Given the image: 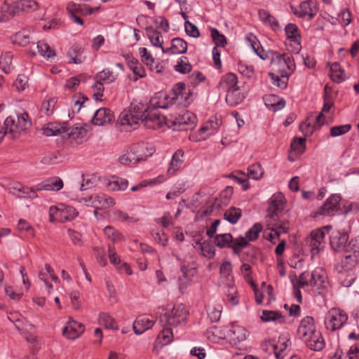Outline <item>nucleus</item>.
Instances as JSON below:
<instances>
[{
	"mask_svg": "<svg viewBox=\"0 0 359 359\" xmlns=\"http://www.w3.org/2000/svg\"><path fill=\"white\" fill-rule=\"evenodd\" d=\"M284 196L280 193L273 194L270 198L267 209L269 227L263 233L264 238L272 245H277L276 247H285V240L280 238V234L286 233L289 229L287 222L279 220V214L284 208Z\"/></svg>",
	"mask_w": 359,
	"mask_h": 359,
	"instance_id": "obj_1",
	"label": "nucleus"
},
{
	"mask_svg": "<svg viewBox=\"0 0 359 359\" xmlns=\"http://www.w3.org/2000/svg\"><path fill=\"white\" fill-rule=\"evenodd\" d=\"M257 55L262 60L269 57V55L265 54L264 50H259L255 45H252ZM271 64L272 70L276 75L282 78H288L295 69L294 58L288 53L280 54L278 52L270 53Z\"/></svg>",
	"mask_w": 359,
	"mask_h": 359,
	"instance_id": "obj_2",
	"label": "nucleus"
},
{
	"mask_svg": "<svg viewBox=\"0 0 359 359\" xmlns=\"http://www.w3.org/2000/svg\"><path fill=\"white\" fill-rule=\"evenodd\" d=\"M188 316L189 311L185 305L176 304L172 309H166L160 318V322L163 326L177 327L186 324Z\"/></svg>",
	"mask_w": 359,
	"mask_h": 359,
	"instance_id": "obj_3",
	"label": "nucleus"
},
{
	"mask_svg": "<svg viewBox=\"0 0 359 359\" xmlns=\"http://www.w3.org/2000/svg\"><path fill=\"white\" fill-rule=\"evenodd\" d=\"M237 83V76L233 73H228L222 77L217 86L219 90L226 93V101L231 106H235L242 101V98L235 97L238 90Z\"/></svg>",
	"mask_w": 359,
	"mask_h": 359,
	"instance_id": "obj_4",
	"label": "nucleus"
},
{
	"mask_svg": "<svg viewBox=\"0 0 359 359\" xmlns=\"http://www.w3.org/2000/svg\"><path fill=\"white\" fill-rule=\"evenodd\" d=\"M153 148H150L144 144H138L133 146L130 150L119 157V161L122 165H129L135 164L142 161H146L147 157L152 155Z\"/></svg>",
	"mask_w": 359,
	"mask_h": 359,
	"instance_id": "obj_5",
	"label": "nucleus"
},
{
	"mask_svg": "<svg viewBox=\"0 0 359 359\" xmlns=\"http://www.w3.org/2000/svg\"><path fill=\"white\" fill-rule=\"evenodd\" d=\"M4 126L11 138L15 139L31 126V121L28 114L23 112L17 116V120L12 116H8L4 121Z\"/></svg>",
	"mask_w": 359,
	"mask_h": 359,
	"instance_id": "obj_6",
	"label": "nucleus"
},
{
	"mask_svg": "<svg viewBox=\"0 0 359 359\" xmlns=\"http://www.w3.org/2000/svg\"><path fill=\"white\" fill-rule=\"evenodd\" d=\"M196 116L191 112L183 109L180 113L170 114V121L175 130H188L195 128Z\"/></svg>",
	"mask_w": 359,
	"mask_h": 359,
	"instance_id": "obj_7",
	"label": "nucleus"
},
{
	"mask_svg": "<svg viewBox=\"0 0 359 359\" xmlns=\"http://www.w3.org/2000/svg\"><path fill=\"white\" fill-rule=\"evenodd\" d=\"M353 248H336L335 251L340 255L341 260L337 263L335 269L344 270V271H353L358 261L359 251L353 250Z\"/></svg>",
	"mask_w": 359,
	"mask_h": 359,
	"instance_id": "obj_8",
	"label": "nucleus"
},
{
	"mask_svg": "<svg viewBox=\"0 0 359 359\" xmlns=\"http://www.w3.org/2000/svg\"><path fill=\"white\" fill-rule=\"evenodd\" d=\"M347 314L339 309L332 308L325 318V325L332 332L341 329L348 320Z\"/></svg>",
	"mask_w": 359,
	"mask_h": 359,
	"instance_id": "obj_9",
	"label": "nucleus"
},
{
	"mask_svg": "<svg viewBox=\"0 0 359 359\" xmlns=\"http://www.w3.org/2000/svg\"><path fill=\"white\" fill-rule=\"evenodd\" d=\"M100 7L92 8L86 4H79L69 2L67 6V11L71 20L75 23L83 25V20L81 16L90 15L99 10Z\"/></svg>",
	"mask_w": 359,
	"mask_h": 359,
	"instance_id": "obj_10",
	"label": "nucleus"
},
{
	"mask_svg": "<svg viewBox=\"0 0 359 359\" xmlns=\"http://www.w3.org/2000/svg\"><path fill=\"white\" fill-rule=\"evenodd\" d=\"M78 215V212L71 206L58 208L51 206L49 209V219L51 222L71 221Z\"/></svg>",
	"mask_w": 359,
	"mask_h": 359,
	"instance_id": "obj_11",
	"label": "nucleus"
},
{
	"mask_svg": "<svg viewBox=\"0 0 359 359\" xmlns=\"http://www.w3.org/2000/svg\"><path fill=\"white\" fill-rule=\"evenodd\" d=\"M341 196L339 194L331 195L314 213V217L318 215L332 216L339 210Z\"/></svg>",
	"mask_w": 359,
	"mask_h": 359,
	"instance_id": "obj_12",
	"label": "nucleus"
},
{
	"mask_svg": "<svg viewBox=\"0 0 359 359\" xmlns=\"http://www.w3.org/2000/svg\"><path fill=\"white\" fill-rule=\"evenodd\" d=\"M137 115H133L130 111L123 110L118 118L120 129L124 131H130L137 128L139 123Z\"/></svg>",
	"mask_w": 359,
	"mask_h": 359,
	"instance_id": "obj_13",
	"label": "nucleus"
},
{
	"mask_svg": "<svg viewBox=\"0 0 359 359\" xmlns=\"http://www.w3.org/2000/svg\"><path fill=\"white\" fill-rule=\"evenodd\" d=\"M262 230V226L259 223L255 224L245 233V236H239L235 238V247H245L249 241H253L258 238L259 233Z\"/></svg>",
	"mask_w": 359,
	"mask_h": 359,
	"instance_id": "obj_14",
	"label": "nucleus"
},
{
	"mask_svg": "<svg viewBox=\"0 0 359 359\" xmlns=\"http://www.w3.org/2000/svg\"><path fill=\"white\" fill-rule=\"evenodd\" d=\"M165 117L156 111H149L144 114L141 123L150 129L160 128L165 123Z\"/></svg>",
	"mask_w": 359,
	"mask_h": 359,
	"instance_id": "obj_15",
	"label": "nucleus"
},
{
	"mask_svg": "<svg viewBox=\"0 0 359 359\" xmlns=\"http://www.w3.org/2000/svg\"><path fill=\"white\" fill-rule=\"evenodd\" d=\"M316 332L314 319L311 316H306L301 322L297 330V334L302 340L313 335Z\"/></svg>",
	"mask_w": 359,
	"mask_h": 359,
	"instance_id": "obj_16",
	"label": "nucleus"
},
{
	"mask_svg": "<svg viewBox=\"0 0 359 359\" xmlns=\"http://www.w3.org/2000/svg\"><path fill=\"white\" fill-rule=\"evenodd\" d=\"M86 201L90 202L93 207L100 210L107 209L115 203L112 198L104 194L90 196L88 200L86 199Z\"/></svg>",
	"mask_w": 359,
	"mask_h": 359,
	"instance_id": "obj_17",
	"label": "nucleus"
},
{
	"mask_svg": "<svg viewBox=\"0 0 359 359\" xmlns=\"http://www.w3.org/2000/svg\"><path fill=\"white\" fill-rule=\"evenodd\" d=\"M84 325L75 320H70L62 330L63 335L68 339H75L84 332Z\"/></svg>",
	"mask_w": 359,
	"mask_h": 359,
	"instance_id": "obj_18",
	"label": "nucleus"
},
{
	"mask_svg": "<svg viewBox=\"0 0 359 359\" xmlns=\"http://www.w3.org/2000/svg\"><path fill=\"white\" fill-rule=\"evenodd\" d=\"M310 285L319 295L324 296L327 289L328 283L325 280L323 276L315 271L311 273Z\"/></svg>",
	"mask_w": 359,
	"mask_h": 359,
	"instance_id": "obj_19",
	"label": "nucleus"
},
{
	"mask_svg": "<svg viewBox=\"0 0 359 359\" xmlns=\"http://www.w3.org/2000/svg\"><path fill=\"white\" fill-rule=\"evenodd\" d=\"M63 182L59 177H52L39 183L36 187L37 191H59L63 187Z\"/></svg>",
	"mask_w": 359,
	"mask_h": 359,
	"instance_id": "obj_20",
	"label": "nucleus"
},
{
	"mask_svg": "<svg viewBox=\"0 0 359 359\" xmlns=\"http://www.w3.org/2000/svg\"><path fill=\"white\" fill-rule=\"evenodd\" d=\"M114 120L113 112L107 108L97 109L93 118L92 122L94 125L103 126L110 123Z\"/></svg>",
	"mask_w": 359,
	"mask_h": 359,
	"instance_id": "obj_21",
	"label": "nucleus"
},
{
	"mask_svg": "<svg viewBox=\"0 0 359 359\" xmlns=\"http://www.w3.org/2000/svg\"><path fill=\"white\" fill-rule=\"evenodd\" d=\"M305 142V137H296L293 140L290 145L291 152L288 156L289 161H294L298 156L304 152L306 149Z\"/></svg>",
	"mask_w": 359,
	"mask_h": 359,
	"instance_id": "obj_22",
	"label": "nucleus"
},
{
	"mask_svg": "<svg viewBox=\"0 0 359 359\" xmlns=\"http://www.w3.org/2000/svg\"><path fill=\"white\" fill-rule=\"evenodd\" d=\"M293 13L299 18H308V20H312L316 15V8L311 7V1H303L300 4L299 9H295Z\"/></svg>",
	"mask_w": 359,
	"mask_h": 359,
	"instance_id": "obj_23",
	"label": "nucleus"
},
{
	"mask_svg": "<svg viewBox=\"0 0 359 359\" xmlns=\"http://www.w3.org/2000/svg\"><path fill=\"white\" fill-rule=\"evenodd\" d=\"M187 50V42L181 38H175L171 41V46L168 48H162L164 53H171L174 55L183 54Z\"/></svg>",
	"mask_w": 359,
	"mask_h": 359,
	"instance_id": "obj_24",
	"label": "nucleus"
},
{
	"mask_svg": "<svg viewBox=\"0 0 359 359\" xmlns=\"http://www.w3.org/2000/svg\"><path fill=\"white\" fill-rule=\"evenodd\" d=\"M83 48L79 44L72 45L67 52L69 57V63L70 64H81L85 60L83 55Z\"/></svg>",
	"mask_w": 359,
	"mask_h": 359,
	"instance_id": "obj_25",
	"label": "nucleus"
},
{
	"mask_svg": "<svg viewBox=\"0 0 359 359\" xmlns=\"http://www.w3.org/2000/svg\"><path fill=\"white\" fill-rule=\"evenodd\" d=\"M154 325V322L147 316H140L133 323V330L136 334H140L145 330L151 328Z\"/></svg>",
	"mask_w": 359,
	"mask_h": 359,
	"instance_id": "obj_26",
	"label": "nucleus"
},
{
	"mask_svg": "<svg viewBox=\"0 0 359 359\" xmlns=\"http://www.w3.org/2000/svg\"><path fill=\"white\" fill-rule=\"evenodd\" d=\"M303 341L306 344L309 348L316 351H321L325 346L324 339L318 332H316L309 338L306 337Z\"/></svg>",
	"mask_w": 359,
	"mask_h": 359,
	"instance_id": "obj_27",
	"label": "nucleus"
},
{
	"mask_svg": "<svg viewBox=\"0 0 359 359\" xmlns=\"http://www.w3.org/2000/svg\"><path fill=\"white\" fill-rule=\"evenodd\" d=\"M184 163V152L181 149H178L174 153L172 160L168 168V173L173 175L177 170H179Z\"/></svg>",
	"mask_w": 359,
	"mask_h": 359,
	"instance_id": "obj_28",
	"label": "nucleus"
},
{
	"mask_svg": "<svg viewBox=\"0 0 359 359\" xmlns=\"http://www.w3.org/2000/svg\"><path fill=\"white\" fill-rule=\"evenodd\" d=\"M220 277L224 284L226 286L233 285V276L232 275V266L229 262H224L220 266Z\"/></svg>",
	"mask_w": 359,
	"mask_h": 359,
	"instance_id": "obj_29",
	"label": "nucleus"
},
{
	"mask_svg": "<svg viewBox=\"0 0 359 359\" xmlns=\"http://www.w3.org/2000/svg\"><path fill=\"white\" fill-rule=\"evenodd\" d=\"M248 331L241 326H233L229 330L228 336L235 344L246 339Z\"/></svg>",
	"mask_w": 359,
	"mask_h": 359,
	"instance_id": "obj_30",
	"label": "nucleus"
},
{
	"mask_svg": "<svg viewBox=\"0 0 359 359\" xmlns=\"http://www.w3.org/2000/svg\"><path fill=\"white\" fill-rule=\"evenodd\" d=\"M62 130L63 133H66L69 137L76 140L79 139L82 140L86 135V129L81 126L67 127V126H62Z\"/></svg>",
	"mask_w": 359,
	"mask_h": 359,
	"instance_id": "obj_31",
	"label": "nucleus"
},
{
	"mask_svg": "<svg viewBox=\"0 0 359 359\" xmlns=\"http://www.w3.org/2000/svg\"><path fill=\"white\" fill-rule=\"evenodd\" d=\"M126 60L128 67L135 75L138 76L140 78H143L146 76L144 68L139 62L137 59L133 55H127Z\"/></svg>",
	"mask_w": 359,
	"mask_h": 359,
	"instance_id": "obj_32",
	"label": "nucleus"
},
{
	"mask_svg": "<svg viewBox=\"0 0 359 359\" xmlns=\"http://www.w3.org/2000/svg\"><path fill=\"white\" fill-rule=\"evenodd\" d=\"M39 4L34 0H19L14 3L13 8L16 13L19 11H32L38 8Z\"/></svg>",
	"mask_w": 359,
	"mask_h": 359,
	"instance_id": "obj_33",
	"label": "nucleus"
},
{
	"mask_svg": "<svg viewBox=\"0 0 359 359\" xmlns=\"http://www.w3.org/2000/svg\"><path fill=\"white\" fill-rule=\"evenodd\" d=\"M334 273L339 282L344 287H349L352 285L355 279V276L353 271L345 272L344 270L335 269Z\"/></svg>",
	"mask_w": 359,
	"mask_h": 359,
	"instance_id": "obj_34",
	"label": "nucleus"
},
{
	"mask_svg": "<svg viewBox=\"0 0 359 359\" xmlns=\"http://www.w3.org/2000/svg\"><path fill=\"white\" fill-rule=\"evenodd\" d=\"M259 20L266 25L270 26L273 29H279L278 20L268 11L260 9L258 11Z\"/></svg>",
	"mask_w": 359,
	"mask_h": 359,
	"instance_id": "obj_35",
	"label": "nucleus"
},
{
	"mask_svg": "<svg viewBox=\"0 0 359 359\" xmlns=\"http://www.w3.org/2000/svg\"><path fill=\"white\" fill-rule=\"evenodd\" d=\"M264 100L266 106L274 111L283 109L285 104V102L283 99L279 98L278 96L273 95L266 97Z\"/></svg>",
	"mask_w": 359,
	"mask_h": 359,
	"instance_id": "obj_36",
	"label": "nucleus"
},
{
	"mask_svg": "<svg viewBox=\"0 0 359 359\" xmlns=\"http://www.w3.org/2000/svg\"><path fill=\"white\" fill-rule=\"evenodd\" d=\"M287 37L300 47V34L297 26L290 23L285 27Z\"/></svg>",
	"mask_w": 359,
	"mask_h": 359,
	"instance_id": "obj_37",
	"label": "nucleus"
},
{
	"mask_svg": "<svg viewBox=\"0 0 359 359\" xmlns=\"http://www.w3.org/2000/svg\"><path fill=\"white\" fill-rule=\"evenodd\" d=\"M344 72L339 65L334 62L330 65V78L335 83H341L345 80Z\"/></svg>",
	"mask_w": 359,
	"mask_h": 359,
	"instance_id": "obj_38",
	"label": "nucleus"
},
{
	"mask_svg": "<svg viewBox=\"0 0 359 359\" xmlns=\"http://www.w3.org/2000/svg\"><path fill=\"white\" fill-rule=\"evenodd\" d=\"M13 55L11 52L2 53L0 57V67L5 73H9L13 69L12 61Z\"/></svg>",
	"mask_w": 359,
	"mask_h": 359,
	"instance_id": "obj_39",
	"label": "nucleus"
},
{
	"mask_svg": "<svg viewBox=\"0 0 359 359\" xmlns=\"http://www.w3.org/2000/svg\"><path fill=\"white\" fill-rule=\"evenodd\" d=\"M235 239L233 238L231 234L230 233H222L217 235L215 237V243L217 247H231L236 246L234 245Z\"/></svg>",
	"mask_w": 359,
	"mask_h": 359,
	"instance_id": "obj_40",
	"label": "nucleus"
},
{
	"mask_svg": "<svg viewBox=\"0 0 359 359\" xmlns=\"http://www.w3.org/2000/svg\"><path fill=\"white\" fill-rule=\"evenodd\" d=\"M242 215V210L240 208L231 207L224 213V219L232 224L237 223Z\"/></svg>",
	"mask_w": 359,
	"mask_h": 359,
	"instance_id": "obj_41",
	"label": "nucleus"
},
{
	"mask_svg": "<svg viewBox=\"0 0 359 359\" xmlns=\"http://www.w3.org/2000/svg\"><path fill=\"white\" fill-rule=\"evenodd\" d=\"M99 323L107 329L118 330V325L116 321L107 313H102L100 314Z\"/></svg>",
	"mask_w": 359,
	"mask_h": 359,
	"instance_id": "obj_42",
	"label": "nucleus"
},
{
	"mask_svg": "<svg viewBox=\"0 0 359 359\" xmlns=\"http://www.w3.org/2000/svg\"><path fill=\"white\" fill-rule=\"evenodd\" d=\"M116 79V75L108 69H104L95 75V80H98L100 82L108 84L113 83Z\"/></svg>",
	"mask_w": 359,
	"mask_h": 359,
	"instance_id": "obj_43",
	"label": "nucleus"
},
{
	"mask_svg": "<svg viewBox=\"0 0 359 359\" xmlns=\"http://www.w3.org/2000/svg\"><path fill=\"white\" fill-rule=\"evenodd\" d=\"M104 232L107 237L113 241L114 244H121V241H123V236L121 233L112 226H106Z\"/></svg>",
	"mask_w": 359,
	"mask_h": 359,
	"instance_id": "obj_44",
	"label": "nucleus"
},
{
	"mask_svg": "<svg viewBox=\"0 0 359 359\" xmlns=\"http://www.w3.org/2000/svg\"><path fill=\"white\" fill-rule=\"evenodd\" d=\"M146 31L147 36L153 46L156 47H161V48H163V41H161L162 36L159 32L153 29L152 27L147 28Z\"/></svg>",
	"mask_w": 359,
	"mask_h": 359,
	"instance_id": "obj_45",
	"label": "nucleus"
},
{
	"mask_svg": "<svg viewBox=\"0 0 359 359\" xmlns=\"http://www.w3.org/2000/svg\"><path fill=\"white\" fill-rule=\"evenodd\" d=\"M221 121L217 117H212L208 122L203 126L201 129V133H203L206 131H209V135H212L217 131L219 126H220Z\"/></svg>",
	"mask_w": 359,
	"mask_h": 359,
	"instance_id": "obj_46",
	"label": "nucleus"
},
{
	"mask_svg": "<svg viewBox=\"0 0 359 359\" xmlns=\"http://www.w3.org/2000/svg\"><path fill=\"white\" fill-rule=\"evenodd\" d=\"M174 69L181 74H187L191 72L192 67L187 57H181L174 66Z\"/></svg>",
	"mask_w": 359,
	"mask_h": 359,
	"instance_id": "obj_47",
	"label": "nucleus"
},
{
	"mask_svg": "<svg viewBox=\"0 0 359 359\" xmlns=\"http://www.w3.org/2000/svg\"><path fill=\"white\" fill-rule=\"evenodd\" d=\"M311 247H319L320 245L323 244L325 240V233L320 230L317 229L311 231Z\"/></svg>",
	"mask_w": 359,
	"mask_h": 359,
	"instance_id": "obj_48",
	"label": "nucleus"
},
{
	"mask_svg": "<svg viewBox=\"0 0 359 359\" xmlns=\"http://www.w3.org/2000/svg\"><path fill=\"white\" fill-rule=\"evenodd\" d=\"M36 48L40 55L44 57L50 58L55 55V50L43 41H39Z\"/></svg>",
	"mask_w": 359,
	"mask_h": 359,
	"instance_id": "obj_49",
	"label": "nucleus"
},
{
	"mask_svg": "<svg viewBox=\"0 0 359 359\" xmlns=\"http://www.w3.org/2000/svg\"><path fill=\"white\" fill-rule=\"evenodd\" d=\"M126 111H130L133 115H137L138 121L141 123L144 114H147V110L144 108V105L140 103H132Z\"/></svg>",
	"mask_w": 359,
	"mask_h": 359,
	"instance_id": "obj_50",
	"label": "nucleus"
},
{
	"mask_svg": "<svg viewBox=\"0 0 359 359\" xmlns=\"http://www.w3.org/2000/svg\"><path fill=\"white\" fill-rule=\"evenodd\" d=\"M248 177L253 180H259L264 175V170L259 163H254L248 168Z\"/></svg>",
	"mask_w": 359,
	"mask_h": 359,
	"instance_id": "obj_51",
	"label": "nucleus"
},
{
	"mask_svg": "<svg viewBox=\"0 0 359 359\" xmlns=\"http://www.w3.org/2000/svg\"><path fill=\"white\" fill-rule=\"evenodd\" d=\"M107 186L112 191L125 190L128 186V182L125 179L116 178L109 181Z\"/></svg>",
	"mask_w": 359,
	"mask_h": 359,
	"instance_id": "obj_52",
	"label": "nucleus"
},
{
	"mask_svg": "<svg viewBox=\"0 0 359 359\" xmlns=\"http://www.w3.org/2000/svg\"><path fill=\"white\" fill-rule=\"evenodd\" d=\"M181 271L182 273V276L192 281L193 277L196 273V264L194 262L188 265L183 264L181 265Z\"/></svg>",
	"mask_w": 359,
	"mask_h": 359,
	"instance_id": "obj_53",
	"label": "nucleus"
},
{
	"mask_svg": "<svg viewBox=\"0 0 359 359\" xmlns=\"http://www.w3.org/2000/svg\"><path fill=\"white\" fill-rule=\"evenodd\" d=\"M173 337L171 327L165 326V328L160 332L158 339L162 345H166L172 341Z\"/></svg>",
	"mask_w": 359,
	"mask_h": 359,
	"instance_id": "obj_54",
	"label": "nucleus"
},
{
	"mask_svg": "<svg viewBox=\"0 0 359 359\" xmlns=\"http://www.w3.org/2000/svg\"><path fill=\"white\" fill-rule=\"evenodd\" d=\"M56 100L55 98L45 99L41 104V111L46 116L53 114Z\"/></svg>",
	"mask_w": 359,
	"mask_h": 359,
	"instance_id": "obj_55",
	"label": "nucleus"
},
{
	"mask_svg": "<svg viewBox=\"0 0 359 359\" xmlns=\"http://www.w3.org/2000/svg\"><path fill=\"white\" fill-rule=\"evenodd\" d=\"M260 318L263 322H269L283 318V316L279 311L263 310Z\"/></svg>",
	"mask_w": 359,
	"mask_h": 359,
	"instance_id": "obj_56",
	"label": "nucleus"
},
{
	"mask_svg": "<svg viewBox=\"0 0 359 359\" xmlns=\"http://www.w3.org/2000/svg\"><path fill=\"white\" fill-rule=\"evenodd\" d=\"M211 36L216 46L224 47L227 43L226 39L224 35L220 34L216 28H212L211 29Z\"/></svg>",
	"mask_w": 359,
	"mask_h": 359,
	"instance_id": "obj_57",
	"label": "nucleus"
},
{
	"mask_svg": "<svg viewBox=\"0 0 359 359\" xmlns=\"http://www.w3.org/2000/svg\"><path fill=\"white\" fill-rule=\"evenodd\" d=\"M139 53L140 55L142 61L147 66L149 67L151 70H154L152 67L154 63V59L153 58L151 54L147 51V49L146 48H140L139 49Z\"/></svg>",
	"mask_w": 359,
	"mask_h": 359,
	"instance_id": "obj_58",
	"label": "nucleus"
},
{
	"mask_svg": "<svg viewBox=\"0 0 359 359\" xmlns=\"http://www.w3.org/2000/svg\"><path fill=\"white\" fill-rule=\"evenodd\" d=\"M13 43L21 46H27L30 43L29 36L25 32H19L14 36Z\"/></svg>",
	"mask_w": 359,
	"mask_h": 359,
	"instance_id": "obj_59",
	"label": "nucleus"
},
{
	"mask_svg": "<svg viewBox=\"0 0 359 359\" xmlns=\"http://www.w3.org/2000/svg\"><path fill=\"white\" fill-rule=\"evenodd\" d=\"M351 128L350 124L333 126L330 128V135L332 137H337L348 133Z\"/></svg>",
	"mask_w": 359,
	"mask_h": 359,
	"instance_id": "obj_60",
	"label": "nucleus"
},
{
	"mask_svg": "<svg viewBox=\"0 0 359 359\" xmlns=\"http://www.w3.org/2000/svg\"><path fill=\"white\" fill-rule=\"evenodd\" d=\"M43 133L46 136H55L63 133L62 126H57L53 123H48L43 128Z\"/></svg>",
	"mask_w": 359,
	"mask_h": 359,
	"instance_id": "obj_61",
	"label": "nucleus"
},
{
	"mask_svg": "<svg viewBox=\"0 0 359 359\" xmlns=\"http://www.w3.org/2000/svg\"><path fill=\"white\" fill-rule=\"evenodd\" d=\"M320 128L318 127L317 121H316V123L313 126L311 124L310 122L308 121H306L304 123H302L299 126V129L301 132L305 135V136H309L311 135L316 129H319Z\"/></svg>",
	"mask_w": 359,
	"mask_h": 359,
	"instance_id": "obj_62",
	"label": "nucleus"
},
{
	"mask_svg": "<svg viewBox=\"0 0 359 359\" xmlns=\"http://www.w3.org/2000/svg\"><path fill=\"white\" fill-rule=\"evenodd\" d=\"M348 240V235L346 233H339L335 237L330 239L332 247H345Z\"/></svg>",
	"mask_w": 359,
	"mask_h": 359,
	"instance_id": "obj_63",
	"label": "nucleus"
},
{
	"mask_svg": "<svg viewBox=\"0 0 359 359\" xmlns=\"http://www.w3.org/2000/svg\"><path fill=\"white\" fill-rule=\"evenodd\" d=\"M19 193L20 194L18 196V198H35L37 197L36 191L33 188H29L22 185H19Z\"/></svg>",
	"mask_w": 359,
	"mask_h": 359,
	"instance_id": "obj_64",
	"label": "nucleus"
}]
</instances>
